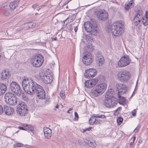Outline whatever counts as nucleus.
I'll return each instance as SVG.
<instances>
[{
	"label": "nucleus",
	"instance_id": "obj_10",
	"mask_svg": "<svg viewBox=\"0 0 148 148\" xmlns=\"http://www.w3.org/2000/svg\"><path fill=\"white\" fill-rule=\"evenodd\" d=\"M16 112L18 114L25 116L28 113V109L25 103L23 102H20L17 108Z\"/></svg>",
	"mask_w": 148,
	"mask_h": 148
},
{
	"label": "nucleus",
	"instance_id": "obj_27",
	"mask_svg": "<svg viewBox=\"0 0 148 148\" xmlns=\"http://www.w3.org/2000/svg\"><path fill=\"white\" fill-rule=\"evenodd\" d=\"M27 28H33L36 27V25L35 23L33 22H30L26 23Z\"/></svg>",
	"mask_w": 148,
	"mask_h": 148
},
{
	"label": "nucleus",
	"instance_id": "obj_13",
	"mask_svg": "<svg viewBox=\"0 0 148 148\" xmlns=\"http://www.w3.org/2000/svg\"><path fill=\"white\" fill-rule=\"evenodd\" d=\"M106 77L105 76L100 75L96 77L95 79L87 80L84 83H97L99 82V83H104L105 81Z\"/></svg>",
	"mask_w": 148,
	"mask_h": 148
},
{
	"label": "nucleus",
	"instance_id": "obj_18",
	"mask_svg": "<svg viewBox=\"0 0 148 148\" xmlns=\"http://www.w3.org/2000/svg\"><path fill=\"white\" fill-rule=\"evenodd\" d=\"M11 90L16 95L21 93V89L18 84H10Z\"/></svg>",
	"mask_w": 148,
	"mask_h": 148
},
{
	"label": "nucleus",
	"instance_id": "obj_6",
	"mask_svg": "<svg viewBox=\"0 0 148 148\" xmlns=\"http://www.w3.org/2000/svg\"><path fill=\"white\" fill-rule=\"evenodd\" d=\"M44 58L39 52L34 53L31 59V62L34 67H38L42 66L44 62Z\"/></svg>",
	"mask_w": 148,
	"mask_h": 148
},
{
	"label": "nucleus",
	"instance_id": "obj_29",
	"mask_svg": "<svg viewBox=\"0 0 148 148\" xmlns=\"http://www.w3.org/2000/svg\"><path fill=\"white\" fill-rule=\"evenodd\" d=\"M10 9L11 10H14L17 6V4L16 3H15V2H12L9 5Z\"/></svg>",
	"mask_w": 148,
	"mask_h": 148
},
{
	"label": "nucleus",
	"instance_id": "obj_3",
	"mask_svg": "<svg viewBox=\"0 0 148 148\" xmlns=\"http://www.w3.org/2000/svg\"><path fill=\"white\" fill-rule=\"evenodd\" d=\"M112 89H108L106 91L105 99L103 101V104L107 108H111L116 106L117 104V99L111 93Z\"/></svg>",
	"mask_w": 148,
	"mask_h": 148
},
{
	"label": "nucleus",
	"instance_id": "obj_12",
	"mask_svg": "<svg viewBox=\"0 0 148 148\" xmlns=\"http://www.w3.org/2000/svg\"><path fill=\"white\" fill-rule=\"evenodd\" d=\"M95 14L99 20L103 21H106L108 18V13L104 9L96 11Z\"/></svg>",
	"mask_w": 148,
	"mask_h": 148
},
{
	"label": "nucleus",
	"instance_id": "obj_1",
	"mask_svg": "<svg viewBox=\"0 0 148 148\" xmlns=\"http://www.w3.org/2000/svg\"><path fill=\"white\" fill-rule=\"evenodd\" d=\"M124 25L122 23L117 21L111 25L109 23H108L106 28L109 31L110 30L113 35L115 36H119L124 32Z\"/></svg>",
	"mask_w": 148,
	"mask_h": 148
},
{
	"label": "nucleus",
	"instance_id": "obj_4",
	"mask_svg": "<svg viewBox=\"0 0 148 148\" xmlns=\"http://www.w3.org/2000/svg\"><path fill=\"white\" fill-rule=\"evenodd\" d=\"M22 85L23 89L26 90L27 93L31 95L35 93L36 94H39L40 91H42V90H44L42 87L38 84H32L31 86L30 85L28 86L27 84H22Z\"/></svg>",
	"mask_w": 148,
	"mask_h": 148
},
{
	"label": "nucleus",
	"instance_id": "obj_2",
	"mask_svg": "<svg viewBox=\"0 0 148 148\" xmlns=\"http://www.w3.org/2000/svg\"><path fill=\"white\" fill-rule=\"evenodd\" d=\"M84 27L85 30L88 33L86 35V39L92 42L93 38L91 36L96 35L97 34L98 30L97 25L90 21H87L84 23Z\"/></svg>",
	"mask_w": 148,
	"mask_h": 148
},
{
	"label": "nucleus",
	"instance_id": "obj_31",
	"mask_svg": "<svg viewBox=\"0 0 148 148\" xmlns=\"http://www.w3.org/2000/svg\"><path fill=\"white\" fill-rule=\"evenodd\" d=\"M25 127L27 129L26 131L29 130L31 131L32 132H33L34 131V127L30 125L26 124Z\"/></svg>",
	"mask_w": 148,
	"mask_h": 148
},
{
	"label": "nucleus",
	"instance_id": "obj_24",
	"mask_svg": "<svg viewBox=\"0 0 148 148\" xmlns=\"http://www.w3.org/2000/svg\"><path fill=\"white\" fill-rule=\"evenodd\" d=\"M7 90L5 84H0V96L3 94Z\"/></svg>",
	"mask_w": 148,
	"mask_h": 148
},
{
	"label": "nucleus",
	"instance_id": "obj_54",
	"mask_svg": "<svg viewBox=\"0 0 148 148\" xmlns=\"http://www.w3.org/2000/svg\"><path fill=\"white\" fill-rule=\"evenodd\" d=\"M23 145V144L20 143H16V145L17 147H21Z\"/></svg>",
	"mask_w": 148,
	"mask_h": 148
},
{
	"label": "nucleus",
	"instance_id": "obj_11",
	"mask_svg": "<svg viewBox=\"0 0 148 148\" xmlns=\"http://www.w3.org/2000/svg\"><path fill=\"white\" fill-rule=\"evenodd\" d=\"M131 62V60L129 56L125 55L122 56L118 61V65L121 67H124L129 64Z\"/></svg>",
	"mask_w": 148,
	"mask_h": 148
},
{
	"label": "nucleus",
	"instance_id": "obj_59",
	"mask_svg": "<svg viewBox=\"0 0 148 148\" xmlns=\"http://www.w3.org/2000/svg\"><path fill=\"white\" fill-rule=\"evenodd\" d=\"M131 7L132 4L133 3H134L133 2H131L130 1L128 3H127Z\"/></svg>",
	"mask_w": 148,
	"mask_h": 148
},
{
	"label": "nucleus",
	"instance_id": "obj_17",
	"mask_svg": "<svg viewBox=\"0 0 148 148\" xmlns=\"http://www.w3.org/2000/svg\"><path fill=\"white\" fill-rule=\"evenodd\" d=\"M117 90L118 91L117 94H124L127 92V87L124 84H117Z\"/></svg>",
	"mask_w": 148,
	"mask_h": 148
},
{
	"label": "nucleus",
	"instance_id": "obj_37",
	"mask_svg": "<svg viewBox=\"0 0 148 148\" xmlns=\"http://www.w3.org/2000/svg\"><path fill=\"white\" fill-rule=\"evenodd\" d=\"M97 84H84L85 86L87 88H90L93 87Z\"/></svg>",
	"mask_w": 148,
	"mask_h": 148
},
{
	"label": "nucleus",
	"instance_id": "obj_14",
	"mask_svg": "<svg viewBox=\"0 0 148 148\" xmlns=\"http://www.w3.org/2000/svg\"><path fill=\"white\" fill-rule=\"evenodd\" d=\"M143 14V12L141 10H139L137 11L134 17L132 20L135 26L136 27L140 24L141 22V17Z\"/></svg>",
	"mask_w": 148,
	"mask_h": 148
},
{
	"label": "nucleus",
	"instance_id": "obj_26",
	"mask_svg": "<svg viewBox=\"0 0 148 148\" xmlns=\"http://www.w3.org/2000/svg\"><path fill=\"white\" fill-rule=\"evenodd\" d=\"M39 94H37V96L39 99H44L45 98L46 95L44 90H42V91H40Z\"/></svg>",
	"mask_w": 148,
	"mask_h": 148
},
{
	"label": "nucleus",
	"instance_id": "obj_61",
	"mask_svg": "<svg viewBox=\"0 0 148 148\" xmlns=\"http://www.w3.org/2000/svg\"><path fill=\"white\" fill-rule=\"evenodd\" d=\"M132 138H133V140L132 141V142H133V143H134V142L135 141L136 138V137L135 136H133Z\"/></svg>",
	"mask_w": 148,
	"mask_h": 148
},
{
	"label": "nucleus",
	"instance_id": "obj_16",
	"mask_svg": "<svg viewBox=\"0 0 148 148\" xmlns=\"http://www.w3.org/2000/svg\"><path fill=\"white\" fill-rule=\"evenodd\" d=\"M97 70L93 68L86 69L85 72V75L86 78H92L97 74Z\"/></svg>",
	"mask_w": 148,
	"mask_h": 148
},
{
	"label": "nucleus",
	"instance_id": "obj_56",
	"mask_svg": "<svg viewBox=\"0 0 148 148\" xmlns=\"http://www.w3.org/2000/svg\"><path fill=\"white\" fill-rule=\"evenodd\" d=\"M134 143L133 142H131L129 144V147L130 148H132V147L134 144Z\"/></svg>",
	"mask_w": 148,
	"mask_h": 148
},
{
	"label": "nucleus",
	"instance_id": "obj_21",
	"mask_svg": "<svg viewBox=\"0 0 148 148\" xmlns=\"http://www.w3.org/2000/svg\"><path fill=\"white\" fill-rule=\"evenodd\" d=\"M3 108V110L6 115H9L13 113L14 110L13 108L5 105L4 106Z\"/></svg>",
	"mask_w": 148,
	"mask_h": 148
},
{
	"label": "nucleus",
	"instance_id": "obj_53",
	"mask_svg": "<svg viewBox=\"0 0 148 148\" xmlns=\"http://www.w3.org/2000/svg\"><path fill=\"white\" fill-rule=\"evenodd\" d=\"M10 14V12L7 11H5L3 13V14L6 16H8L9 14Z\"/></svg>",
	"mask_w": 148,
	"mask_h": 148
},
{
	"label": "nucleus",
	"instance_id": "obj_40",
	"mask_svg": "<svg viewBox=\"0 0 148 148\" xmlns=\"http://www.w3.org/2000/svg\"><path fill=\"white\" fill-rule=\"evenodd\" d=\"M95 114H93L92 115V116H91L90 119H89V124L90 125H94V123H93V121H92L94 119V118L95 117L94 116H93Z\"/></svg>",
	"mask_w": 148,
	"mask_h": 148
},
{
	"label": "nucleus",
	"instance_id": "obj_41",
	"mask_svg": "<svg viewBox=\"0 0 148 148\" xmlns=\"http://www.w3.org/2000/svg\"><path fill=\"white\" fill-rule=\"evenodd\" d=\"M25 125L26 124H23L22 125V127L19 126L18 127V128L20 130L26 131V129H27V128H26V127H25Z\"/></svg>",
	"mask_w": 148,
	"mask_h": 148
},
{
	"label": "nucleus",
	"instance_id": "obj_49",
	"mask_svg": "<svg viewBox=\"0 0 148 148\" xmlns=\"http://www.w3.org/2000/svg\"><path fill=\"white\" fill-rule=\"evenodd\" d=\"M137 111L136 109H135L132 110V116H135L136 115V113Z\"/></svg>",
	"mask_w": 148,
	"mask_h": 148
},
{
	"label": "nucleus",
	"instance_id": "obj_55",
	"mask_svg": "<svg viewBox=\"0 0 148 148\" xmlns=\"http://www.w3.org/2000/svg\"><path fill=\"white\" fill-rule=\"evenodd\" d=\"M45 5H40V6H38V8L37 9V10L39 11L42 7H45Z\"/></svg>",
	"mask_w": 148,
	"mask_h": 148
},
{
	"label": "nucleus",
	"instance_id": "obj_28",
	"mask_svg": "<svg viewBox=\"0 0 148 148\" xmlns=\"http://www.w3.org/2000/svg\"><path fill=\"white\" fill-rule=\"evenodd\" d=\"M77 13L72 14L71 15H69V17L67 18L69 22L71 23L73 22L76 16L75 15L77 14Z\"/></svg>",
	"mask_w": 148,
	"mask_h": 148
},
{
	"label": "nucleus",
	"instance_id": "obj_60",
	"mask_svg": "<svg viewBox=\"0 0 148 148\" xmlns=\"http://www.w3.org/2000/svg\"><path fill=\"white\" fill-rule=\"evenodd\" d=\"M78 28L77 26H76L75 27V26H74V31L75 32H76Z\"/></svg>",
	"mask_w": 148,
	"mask_h": 148
},
{
	"label": "nucleus",
	"instance_id": "obj_23",
	"mask_svg": "<svg viewBox=\"0 0 148 148\" xmlns=\"http://www.w3.org/2000/svg\"><path fill=\"white\" fill-rule=\"evenodd\" d=\"M121 94H117L118 96L119 99V103L122 105H124L126 104L125 102L126 101V99L125 97L121 96Z\"/></svg>",
	"mask_w": 148,
	"mask_h": 148
},
{
	"label": "nucleus",
	"instance_id": "obj_45",
	"mask_svg": "<svg viewBox=\"0 0 148 148\" xmlns=\"http://www.w3.org/2000/svg\"><path fill=\"white\" fill-rule=\"evenodd\" d=\"M140 126L139 125H138L135 128V129L134 130V131L136 133L138 132L139 131L140 128Z\"/></svg>",
	"mask_w": 148,
	"mask_h": 148
},
{
	"label": "nucleus",
	"instance_id": "obj_39",
	"mask_svg": "<svg viewBox=\"0 0 148 148\" xmlns=\"http://www.w3.org/2000/svg\"><path fill=\"white\" fill-rule=\"evenodd\" d=\"M60 97L63 99H64L65 98V93L64 91L62 90L60 92Z\"/></svg>",
	"mask_w": 148,
	"mask_h": 148
},
{
	"label": "nucleus",
	"instance_id": "obj_64",
	"mask_svg": "<svg viewBox=\"0 0 148 148\" xmlns=\"http://www.w3.org/2000/svg\"><path fill=\"white\" fill-rule=\"evenodd\" d=\"M20 1V0H15L14 1V2H15V3H16L17 4Z\"/></svg>",
	"mask_w": 148,
	"mask_h": 148
},
{
	"label": "nucleus",
	"instance_id": "obj_8",
	"mask_svg": "<svg viewBox=\"0 0 148 148\" xmlns=\"http://www.w3.org/2000/svg\"><path fill=\"white\" fill-rule=\"evenodd\" d=\"M4 98L5 102L10 105L15 106L17 104V97L11 92H7L5 94Z\"/></svg>",
	"mask_w": 148,
	"mask_h": 148
},
{
	"label": "nucleus",
	"instance_id": "obj_63",
	"mask_svg": "<svg viewBox=\"0 0 148 148\" xmlns=\"http://www.w3.org/2000/svg\"><path fill=\"white\" fill-rule=\"evenodd\" d=\"M69 3V1H66L64 3V5L62 6H64V5H66Z\"/></svg>",
	"mask_w": 148,
	"mask_h": 148
},
{
	"label": "nucleus",
	"instance_id": "obj_9",
	"mask_svg": "<svg viewBox=\"0 0 148 148\" xmlns=\"http://www.w3.org/2000/svg\"><path fill=\"white\" fill-rule=\"evenodd\" d=\"M47 70L42 73V76H40L41 80L44 83H51L53 79L52 73L49 69Z\"/></svg>",
	"mask_w": 148,
	"mask_h": 148
},
{
	"label": "nucleus",
	"instance_id": "obj_15",
	"mask_svg": "<svg viewBox=\"0 0 148 148\" xmlns=\"http://www.w3.org/2000/svg\"><path fill=\"white\" fill-rule=\"evenodd\" d=\"M92 56L90 53L88 52L82 58V62L86 65H89L92 62Z\"/></svg>",
	"mask_w": 148,
	"mask_h": 148
},
{
	"label": "nucleus",
	"instance_id": "obj_19",
	"mask_svg": "<svg viewBox=\"0 0 148 148\" xmlns=\"http://www.w3.org/2000/svg\"><path fill=\"white\" fill-rule=\"evenodd\" d=\"M1 79L2 80H6L9 79L11 76V74L8 69H6L3 70L2 72L1 73Z\"/></svg>",
	"mask_w": 148,
	"mask_h": 148
},
{
	"label": "nucleus",
	"instance_id": "obj_42",
	"mask_svg": "<svg viewBox=\"0 0 148 148\" xmlns=\"http://www.w3.org/2000/svg\"><path fill=\"white\" fill-rule=\"evenodd\" d=\"M86 144L88 145V146L91 147H94V145L93 143L91 142L90 141L88 140L86 142Z\"/></svg>",
	"mask_w": 148,
	"mask_h": 148
},
{
	"label": "nucleus",
	"instance_id": "obj_25",
	"mask_svg": "<svg viewBox=\"0 0 148 148\" xmlns=\"http://www.w3.org/2000/svg\"><path fill=\"white\" fill-rule=\"evenodd\" d=\"M27 82L28 83H34V81L32 78L25 76L21 83H24V82L26 83Z\"/></svg>",
	"mask_w": 148,
	"mask_h": 148
},
{
	"label": "nucleus",
	"instance_id": "obj_32",
	"mask_svg": "<svg viewBox=\"0 0 148 148\" xmlns=\"http://www.w3.org/2000/svg\"><path fill=\"white\" fill-rule=\"evenodd\" d=\"M105 121L100 119H97L96 118L94 119V120L93 121V123L94 124L97 125L98 124H100L102 122H104Z\"/></svg>",
	"mask_w": 148,
	"mask_h": 148
},
{
	"label": "nucleus",
	"instance_id": "obj_30",
	"mask_svg": "<svg viewBox=\"0 0 148 148\" xmlns=\"http://www.w3.org/2000/svg\"><path fill=\"white\" fill-rule=\"evenodd\" d=\"M101 53V51H99L95 53V60H97L99 58H103Z\"/></svg>",
	"mask_w": 148,
	"mask_h": 148
},
{
	"label": "nucleus",
	"instance_id": "obj_48",
	"mask_svg": "<svg viewBox=\"0 0 148 148\" xmlns=\"http://www.w3.org/2000/svg\"><path fill=\"white\" fill-rule=\"evenodd\" d=\"M67 28L69 30H70L71 31L73 30V27L72 25L71 24L69 25L67 27Z\"/></svg>",
	"mask_w": 148,
	"mask_h": 148
},
{
	"label": "nucleus",
	"instance_id": "obj_47",
	"mask_svg": "<svg viewBox=\"0 0 148 148\" xmlns=\"http://www.w3.org/2000/svg\"><path fill=\"white\" fill-rule=\"evenodd\" d=\"M92 128V127H90L88 128H86L85 129H83L82 132L83 133L85 132L86 131H89Z\"/></svg>",
	"mask_w": 148,
	"mask_h": 148
},
{
	"label": "nucleus",
	"instance_id": "obj_57",
	"mask_svg": "<svg viewBox=\"0 0 148 148\" xmlns=\"http://www.w3.org/2000/svg\"><path fill=\"white\" fill-rule=\"evenodd\" d=\"M138 84H136V86H135V88L134 90L133 91V92L132 95H131V97H132L133 96L134 93V92H135V90H136V87Z\"/></svg>",
	"mask_w": 148,
	"mask_h": 148
},
{
	"label": "nucleus",
	"instance_id": "obj_44",
	"mask_svg": "<svg viewBox=\"0 0 148 148\" xmlns=\"http://www.w3.org/2000/svg\"><path fill=\"white\" fill-rule=\"evenodd\" d=\"M38 45L40 46H42L43 47H45L46 46V42H38Z\"/></svg>",
	"mask_w": 148,
	"mask_h": 148
},
{
	"label": "nucleus",
	"instance_id": "obj_20",
	"mask_svg": "<svg viewBox=\"0 0 148 148\" xmlns=\"http://www.w3.org/2000/svg\"><path fill=\"white\" fill-rule=\"evenodd\" d=\"M44 132L45 137L47 139H50L52 136V130L49 127L44 128Z\"/></svg>",
	"mask_w": 148,
	"mask_h": 148
},
{
	"label": "nucleus",
	"instance_id": "obj_33",
	"mask_svg": "<svg viewBox=\"0 0 148 148\" xmlns=\"http://www.w3.org/2000/svg\"><path fill=\"white\" fill-rule=\"evenodd\" d=\"M142 23L145 26H146L148 25V19L146 18L145 17H142L141 20Z\"/></svg>",
	"mask_w": 148,
	"mask_h": 148
},
{
	"label": "nucleus",
	"instance_id": "obj_51",
	"mask_svg": "<svg viewBox=\"0 0 148 148\" xmlns=\"http://www.w3.org/2000/svg\"><path fill=\"white\" fill-rule=\"evenodd\" d=\"M4 112L2 106L0 104V114L3 113Z\"/></svg>",
	"mask_w": 148,
	"mask_h": 148
},
{
	"label": "nucleus",
	"instance_id": "obj_62",
	"mask_svg": "<svg viewBox=\"0 0 148 148\" xmlns=\"http://www.w3.org/2000/svg\"><path fill=\"white\" fill-rule=\"evenodd\" d=\"M51 38L52 39V41L54 40L56 41L57 40V37H55V38H53L52 37Z\"/></svg>",
	"mask_w": 148,
	"mask_h": 148
},
{
	"label": "nucleus",
	"instance_id": "obj_5",
	"mask_svg": "<svg viewBox=\"0 0 148 148\" xmlns=\"http://www.w3.org/2000/svg\"><path fill=\"white\" fill-rule=\"evenodd\" d=\"M107 86V84H98L91 89L92 94L94 97L101 95L106 90Z\"/></svg>",
	"mask_w": 148,
	"mask_h": 148
},
{
	"label": "nucleus",
	"instance_id": "obj_36",
	"mask_svg": "<svg viewBox=\"0 0 148 148\" xmlns=\"http://www.w3.org/2000/svg\"><path fill=\"white\" fill-rule=\"evenodd\" d=\"M123 121V118L120 116L118 117L116 119L118 125H120V124L122 123Z\"/></svg>",
	"mask_w": 148,
	"mask_h": 148
},
{
	"label": "nucleus",
	"instance_id": "obj_34",
	"mask_svg": "<svg viewBox=\"0 0 148 148\" xmlns=\"http://www.w3.org/2000/svg\"><path fill=\"white\" fill-rule=\"evenodd\" d=\"M93 116L95 118L104 119L106 118V116L104 114H95Z\"/></svg>",
	"mask_w": 148,
	"mask_h": 148
},
{
	"label": "nucleus",
	"instance_id": "obj_35",
	"mask_svg": "<svg viewBox=\"0 0 148 148\" xmlns=\"http://www.w3.org/2000/svg\"><path fill=\"white\" fill-rule=\"evenodd\" d=\"M96 61H98L97 63H98V64L99 66H102L104 62L103 58H99V59H98L97 60H96Z\"/></svg>",
	"mask_w": 148,
	"mask_h": 148
},
{
	"label": "nucleus",
	"instance_id": "obj_22",
	"mask_svg": "<svg viewBox=\"0 0 148 148\" xmlns=\"http://www.w3.org/2000/svg\"><path fill=\"white\" fill-rule=\"evenodd\" d=\"M25 92H23L22 90H21V93L19 92L18 95V96H21V97L22 99L24 100H27L28 99V97L27 94H28L27 93V91H26V90H24Z\"/></svg>",
	"mask_w": 148,
	"mask_h": 148
},
{
	"label": "nucleus",
	"instance_id": "obj_46",
	"mask_svg": "<svg viewBox=\"0 0 148 148\" xmlns=\"http://www.w3.org/2000/svg\"><path fill=\"white\" fill-rule=\"evenodd\" d=\"M74 116L75 118L74 119L75 120H78V119L79 118V116L77 113V112H74Z\"/></svg>",
	"mask_w": 148,
	"mask_h": 148
},
{
	"label": "nucleus",
	"instance_id": "obj_43",
	"mask_svg": "<svg viewBox=\"0 0 148 148\" xmlns=\"http://www.w3.org/2000/svg\"><path fill=\"white\" fill-rule=\"evenodd\" d=\"M124 8L126 11H128L130 9H131V8H130V6L127 3H125Z\"/></svg>",
	"mask_w": 148,
	"mask_h": 148
},
{
	"label": "nucleus",
	"instance_id": "obj_38",
	"mask_svg": "<svg viewBox=\"0 0 148 148\" xmlns=\"http://www.w3.org/2000/svg\"><path fill=\"white\" fill-rule=\"evenodd\" d=\"M121 107H118L117 109L114 111V115L115 116L118 115L119 114V112H118L119 111H121Z\"/></svg>",
	"mask_w": 148,
	"mask_h": 148
},
{
	"label": "nucleus",
	"instance_id": "obj_52",
	"mask_svg": "<svg viewBox=\"0 0 148 148\" xmlns=\"http://www.w3.org/2000/svg\"><path fill=\"white\" fill-rule=\"evenodd\" d=\"M143 17H145L146 18L148 19V11L147 10L146 11L145 16Z\"/></svg>",
	"mask_w": 148,
	"mask_h": 148
},
{
	"label": "nucleus",
	"instance_id": "obj_50",
	"mask_svg": "<svg viewBox=\"0 0 148 148\" xmlns=\"http://www.w3.org/2000/svg\"><path fill=\"white\" fill-rule=\"evenodd\" d=\"M38 7V5L37 3H35L32 6V7L34 9H35L36 8L37 9Z\"/></svg>",
	"mask_w": 148,
	"mask_h": 148
},
{
	"label": "nucleus",
	"instance_id": "obj_7",
	"mask_svg": "<svg viewBox=\"0 0 148 148\" xmlns=\"http://www.w3.org/2000/svg\"><path fill=\"white\" fill-rule=\"evenodd\" d=\"M117 78L122 83H128L130 80L131 74L126 70H122L118 72L117 74Z\"/></svg>",
	"mask_w": 148,
	"mask_h": 148
},
{
	"label": "nucleus",
	"instance_id": "obj_58",
	"mask_svg": "<svg viewBox=\"0 0 148 148\" xmlns=\"http://www.w3.org/2000/svg\"><path fill=\"white\" fill-rule=\"evenodd\" d=\"M142 140L141 139H139L138 142V145H139L140 143H142Z\"/></svg>",
	"mask_w": 148,
	"mask_h": 148
}]
</instances>
